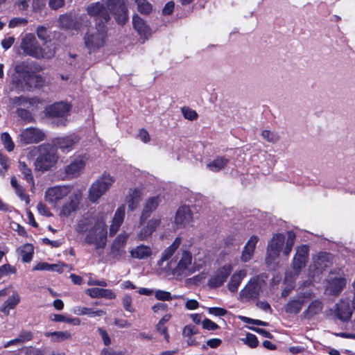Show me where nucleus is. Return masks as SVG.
Instances as JSON below:
<instances>
[{
    "label": "nucleus",
    "instance_id": "9",
    "mask_svg": "<svg viewBox=\"0 0 355 355\" xmlns=\"http://www.w3.org/2000/svg\"><path fill=\"white\" fill-rule=\"evenodd\" d=\"M105 216L104 213L101 212L97 214L87 213L77 220L75 230L79 234L87 233L97 222H100Z\"/></svg>",
    "mask_w": 355,
    "mask_h": 355
},
{
    "label": "nucleus",
    "instance_id": "45",
    "mask_svg": "<svg viewBox=\"0 0 355 355\" xmlns=\"http://www.w3.org/2000/svg\"><path fill=\"white\" fill-rule=\"evenodd\" d=\"M33 270H47V271H58L62 272V268L58 264H49L45 262L38 263L34 268Z\"/></svg>",
    "mask_w": 355,
    "mask_h": 355
},
{
    "label": "nucleus",
    "instance_id": "63",
    "mask_svg": "<svg viewBox=\"0 0 355 355\" xmlns=\"http://www.w3.org/2000/svg\"><path fill=\"white\" fill-rule=\"evenodd\" d=\"M208 312L215 316H223L227 313V310L220 307H210L208 309Z\"/></svg>",
    "mask_w": 355,
    "mask_h": 355
},
{
    "label": "nucleus",
    "instance_id": "49",
    "mask_svg": "<svg viewBox=\"0 0 355 355\" xmlns=\"http://www.w3.org/2000/svg\"><path fill=\"white\" fill-rule=\"evenodd\" d=\"M76 209V203L71 200L69 202L64 204L60 209V216L62 217H68L71 213L75 211Z\"/></svg>",
    "mask_w": 355,
    "mask_h": 355
},
{
    "label": "nucleus",
    "instance_id": "43",
    "mask_svg": "<svg viewBox=\"0 0 355 355\" xmlns=\"http://www.w3.org/2000/svg\"><path fill=\"white\" fill-rule=\"evenodd\" d=\"M295 276V275H294V273L293 274L292 272L291 274H286L285 280L284 283L285 287L282 292V295L283 297L288 296L291 291L294 288L293 279Z\"/></svg>",
    "mask_w": 355,
    "mask_h": 355
},
{
    "label": "nucleus",
    "instance_id": "48",
    "mask_svg": "<svg viewBox=\"0 0 355 355\" xmlns=\"http://www.w3.org/2000/svg\"><path fill=\"white\" fill-rule=\"evenodd\" d=\"M10 166V159L0 152V175L4 177Z\"/></svg>",
    "mask_w": 355,
    "mask_h": 355
},
{
    "label": "nucleus",
    "instance_id": "32",
    "mask_svg": "<svg viewBox=\"0 0 355 355\" xmlns=\"http://www.w3.org/2000/svg\"><path fill=\"white\" fill-rule=\"evenodd\" d=\"M85 293L92 298L103 297L107 300H114L116 297V294L111 289L89 288L86 289Z\"/></svg>",
    "mask_w": 355,
    "mask_h": 355
},
{
    "label": "nucleus",
    "instance_id": "40",
    "mask_svg": "<svg viewBox=\"0 0 355 355\" xmlns=\"http://www.w3.org/2000/svg\"><path fill=\"white\" fill-rule=\"evenodd\" d=\"M60 25L66 28H78V25L75 22L73 16L71 14L62 15L59 17Z\"/></svg>",
    "mask_w": 355,
    "mask_h": 355
},
{
    "label": "nucleus",
    "instance_id": "28",
    "mask_svg": "<svg viewBox=\"0 0 355 355\" xmlns=\"http://www.w3.org/2000/svg\"><path fill=\"white\" fill-rule=\"evenodd\" d=\"M78 141L76 136H67L56 138L53 141L54 145L60 148L62 153H67L72 150L75 144Z\"/></svg>",
    "mask_w": 355,
    "mask_h": 355
},
{
    "label": "nucleus",
    "instance_id": "3",
    "mask_svg": "<svg viewBox=\"0 0 355 355\" xmlns=\"http://www.w3.org/2000/svg\"><path fill=\"white\" fill-rule=\"evenodd\" d=\"M173 264L171 267L172 272L178 277H186L196 272L199 268L193 262V257L191 252L186 249H180L175 256Z\"/></svg>",
    "mask_w": 355,
    "mask_h": 355
},
{
    "label": "nucleus",
    "instance_id": "26",
    "mask_svg": "<svg viewBox=\"0 0 355 355\" xmlns=\"http://www.w3.org/2000/svg\"><path fill=\"white\" fill-rule=\"evenodd\" d=\"M132 24L135 30L140 36V39L143 40V42L147 40L150 35L151 31L150 27L137 14L134 15L132 17Z\"/></svg>",
    "mask_w": 355,
    "mask_h": 355
},
{
    "label": "nucleus",
    "instance_id": "59",
    "mask_svg": "<svg viewBox=\"0 0 355 355\" xmlns=\"http://www.w3.org/2000/svg\"><path fill=\"white\" fill-rule=\"evenodd\" d=\"M100 355H127L124 351H116L111 347H104L101 351Z\"/></svg>",
    "mask_w": 355,
    "mask_h": 355
},
{
    "label": "nucleus",
    "instance_id": "54",
    "mask_svg": "<svg viewBox=\"0 0 355 355\" xmlns=\"http://www.w3.org/2000/svg\"><path fill=\"white\" fill-rule=\"evenodd\" d=\"M322 310V303L318 300H315L312 302L308 309L307 312L311 315L317 314Z\"/></svg>",
    "mask_w": 355,
    "mask_h": 355
},
{
    "label": "nucleus",
    "instance_id": "12",
    "mask_svg": "<svg viewBox=\"0 0 355 355\" xmlns=\"http://www.w3.org/2000/svg\"><path fill=\"white\" fill-rule=\"evenodd\" d=\"M71 189L69 186H57L49 188L45 191V200L52 205H57L61 200L68 196Z\"/></svg>",
    "mask_w": 355,
    "mask_h": 355
},
{
    "label": "nucleus",
    "instance_id": "14",
    "mask_svg": "<svg viewBox=\"0 0 355 355\" xmlns=\"http://www.w3.org/2000/svg\"><path fill=\"white\" fill-rule=\"evenodd\" d=\"M347 283L345 277L342 276H335L331 272L327 279L325 291L330 295H338L343 290Z\"/></svg>",
    "mask_w": 355,
    "mask_h": 355
},
{
    "label": "nucleus",
    "instance_id": "29",
    "mask_svg": "<svg viewBox=\"0 0 355 355\" xmlns=\"http://www.w3.org/2000/svg\"><path fill=\"white\" fill-rule=\"evenodd\" d=\"M258 241L257 236L253 235L250 237L241 253V259L243 262H248L252 259Z\"/></svg>",
    "mask_w": 355,
    "mask_h": 355
},
{
    "label": "nucleus",
    "instance_id": "46",
    "mask_svg": "<svg viewBox=\"0 0 355 355\" xmlns=\"http://www.w3.org/2000/svg\"><path fill=\"white\" fill-rule=\"evenodd\" d=\"M137 6L138 11L143 15H149L152 10V5L147 0H134Z\"/></svg>",
    "mask_w": 355,
    "mask_h": 355
},
{
    "label": "nucleus",
    "instance_id": "56",
    "mask_svg": "<svg viewBox=\"0 0 355 355\" xmlns=\"http://www.w3.org/2000/svg\"><path fill=\"white\" fill-rule=\"evenodd\" d=\"M242 340L250 347H256L258 345V340L255 335L252 334H247L245 338Z\"/></svg>",
    "mask_w": 355,
    "mask_h": 355
},
{
    "label": "nucleus",
    "instance_id": "30",
    "mask_svg": "<svg viewBox=\"0 0 355 355\" xmlns=\"http://www.w3.org/2000/svg\"><path fill=\"white\" fill-rule=\"evenodd\" d=\"M125 214V205H121L116 210L110 227V234L114 235L119 230L123 222Z\"/></svg>",
    "mask_w": 355,
    "mask_h": 355
},
{
    "label": "nucleus",
    "instance_id": "10",
    "mask_svg": "<svg viewBox=\"0 0 355 355\" xmlns=\"http://www.w3.org/2000/svg\"><path fill=\"white\" fill-rule=\"evenodd\" d=\"M332 254L320 252L313 257V262L309 266V272L312 276L321 273L332 263Z\"/></svg>",
    "mask_w": 355,
    "mask_h": 355
},
{
    "label": "nucleus",
    "instance_id": "13",
    "mask_svg": "<svg viewBox=\"0 0 355 355\" xmlns=\"http://www.w3.org/2000/svg\"><path fill=\"white\" fill-rule=\"evenodd\" d=\"M20 47L26 55L37 58L40 45L33 34H26L21 40Z\"/></svg>",
    "mask_w": 355,
    "mask_h": 355
},
{
    "label": "nucleus",
    "instance_id": "4",
    "mask_svg": "<svg viewBox=\"0 0 355 355\" xmlns=\"http://www.w3.org/2000/svg\"><path fill=\"white\" fill-rule=\"evenodd\" d=\"M105 24L96 21V27L89 29L85 33V46L89 53L96 52L105 46L107 39V28Z\"/></svg>",
    "mask_w": 355,
    "mask_h": 355
},
{
    "label": "nucleus",
    "instance_id": "8",
    "mask_svg": "<svg viewBox=\"0 0 355 355\" xmlns=\"http://www.w3.org/2000/svg\"><path fill=\"white\" fill-rule=\"evenodd\" d=\"M266 283L259 277L252 278L240 292V297L243 301L257 298L262 292Z\"/></svg>",
    "mask_w": 355,
    "mask_h": 355
},
{
    "label": "nucleus",
    "instance_id": "23",
    "mask_svg": "<svg viewBox=\"0 0 355 355\" xmlns=\"http://www.w3.org/2000/svg\"><path fill=\"white\" fill-rule=\"evenodd\" d=\"M232 270L230 264H226L220 268L210 278L209 284L213 287L221 286L227 279Z\"/></svg>",
    "mask_w": 355,
    "mask_h": 355
},
{
    "label": "nucleus",
    "instance_id": "7",
    "mask_svg": "<svg viewBox=\"0 0 355 355\" xmlns=\"http://www.w3.org/2000/svg\"><path fill=\"white\" fill-rule=\"evenodd\" d=\"M40 154L35 161V168L39 171H48L57 162L58 157L55 148L50 145L40 147Z\"/></svg>",
    "mask_w": 355,
    "mask_h": 355
},
{
    "label": "nucleus",
    "instance_id": "60",
    "mask_svg": "<svg viewBox=\"0 0 355 355\" xmlns=\"http://www.w3.org/2000/svg\"><path fill=\"white\" fill-rule=\"evenodd\" d=\"M37 209L38 212L42 216L47 217L52 216V214L48 207L43 202H40L37 205Z\"/></svg>",
    "mask_w": 355,
    "mask_h": 355
},
{
    "label": "nucleus",
    "instance_id": "62",
    "mask_svg": "<svg viewBox=\"0 0 355 355\" xmlns=\"http://www.w3.org/2000/svg\"><path fill=\"white\" fill-rule=\"evenodd\" d=\"M98 331L99 335L105 346H109L111 344V339L107 333L106 330L103 328H98Z\"/></svg>",
    "mask_w": 355,
    "mask_h": 355
},
{
    "label": "nucleus",
    "instance_id": "2",
    "mask_svg": "<svg viewBox=\"0 0 355 355\" xmlns=\"http://www.w3.org/2000/svg\"><path fill=\"white\" fill-rule=\"evenodd\" d=\"M295 234L291 231L287 232L286 239L282 234H275L268 242L266 249L265 261L267 266L271 270H275L279 265L278 259L280 252L288 257L295 243Z\"/></svg>",
    "mask_w": 355,
    "mask_h": 355
},
{
    "label": "nucleus",
    "instance_id": "41",
    "mask_svg": "<svg viewBox=\"0 0 355 355\" xmlns=\"http://www.w3.org/2000/svg\"><path fill=\"white\" fill-rule=\"evenodd\" d=\"M24 82L27 89L32 88L33 87H39L43 85V80L42 77L35 74L28 73L24 77Z\"/></svg>",
    "mask_w": 355,
    "mask_h": 355
},
{
    "label": "nucleus",
    "instance_id": "47",
    "mask_svg": "<svg viewBox=\"0 0 355 355\" xmlns=\"http://www.w3.org/2000/svg\"><path fill=\"white\" fill-rule=\"evenodd\" d=\"M1 143L3 145L4 148L8 152H11L14 150L15 144L8 132H3L1 135Z\"/></svg>",
    "mask_w": 355,
    "mask_h": 355
},
{
    "label": "nucleus",
    "instance_id": "20",
    "mask_svg": "<svg viewBox=\"0 0 355 355\" xmlns=\"http://www.w3.org/2000/svg\"><path fill=\"white\" fill-rule=\"evenodd\" d=\"M175 223L178 227H187L193 223V214L187 206L180 207L175 217Z\"/></svg>",
    "mask_w": 355,
    "mask_h": 355
},
{
    "label": "nucleus",
    "instance_id": "24",
    "mask_svg": "<svg viewBox=\"0 0 355 355\" xmlns=\"http://www.w3.org/2000/svg\"><path fill=\"white\" fill-rule=\"evenodd\" d=\"M11 102L12 107H17V114L21 119H23L26 122L32 121L33 116L31 115V113L25 109L18 107L21 106H24L25 105L30 103L29 101L26 97H15L11 99Z\"/></svg>",
    "mask_w": 355,
    "mask_h": 355
},
{
    "label": "nucleus",
    "instance_id": "22",
    "mask_svg": "<svg viewBox=\"0 0 355 355\" xmlns=\"http://www.w3.org/2000/svg\"><path fill=\"white\" fill-rule=\"evenodd\" d=\"M87 159L85 157L75 158L69 164L65 166V175L69 178H76L83 172Z\"/></svg>",
    "mask_w": 355,
    "mask_h": 355
},
{
    "label": "nucleus",
    "instance_id": "53",
    "mask_svg": "<svg viewBox=\"0 0 355 355\" xmlns=\"http://www.w3.org/2000/svg\"><path fill=\"white\" fill-rule=\"evenodd\" d=\"M132 297L130 295H125L122 298V304L126 311L135 312V309L132 306Z\"/></svg>",
    "mask_w": 355,
    "mask_h": 355
},
{
    "label": "nucleus",
    "instance_id": "64",
    "mask_svg": "<svg viewBox=\"0 0 355 355\" xmlns=\"http://www.w3.org/2000/svg\"><path fill=\"white\" fill-rule=\"evenodd\" d=\"M222 343L220 338H211L206 342V345L202 346L203 349H207L208 347L211 348L218 347Z\"/></svg>",
    "mask_w": 355,
    "mask_h": 355
},
{
    "label": "nucleus",
    "instance_id": "16",
    "mask_svg": "<svg viewBox=\"0 0 355 355\" xmlns=\"http://www.w3.org/2000/svg\"><path fill=\"white\" fill-rule=\"evenodd\" d=\"M19 138L25 144H37L44 139V133L39 128H28L21 131Z\"/></svg>",
    "mask_w": 355,
    "mask_h": 355
},
{
    "label": "nucleus",
    "instance_id": "57",
    "mask_svg": "<svg viewBox=\"0 0 355 355\" xmlns=\"http://www.w3.org/2000/svg\"><path fill=\"white\" fill-rule=\"evenodd\" d=\"M198 333V328L192 324L186 325L182 331L184 337H191Z\"/></svg>",
    "mask_w": 355,
    "mask_h": 355
},
{
    "label": "nucleus",
    "instance_id": "58",
    "mask_svg": "<svg viewBox=\"0 0 355 355\" xmlns=\"http://www.w3.org/2000/svg\"><path fill=\"white\" fill-rule=\"evenodd\" d=\"M182 112L185 119L191 121L196 119L198 117L196 112L193 110L189 109V107H183L182 109Z\"/></svg>",
    "mask_w": 355,
    "mask_h": 355
},
{
    "label": "nucleus",
    "instance_id": "5",
    "mask_svg": "<svg viewBox=\"0 0 355 355\" xmlns=\"http://www.w3.org/2000/svg\"><path fill=\"white\" fill-rule=\"evenodd\" d=\"M115 182L114 176L104 172L91 185L89 189V199L92 202H96L105 195L112 187Z\"/></svg>",
    "mask_w": 355,
    "mask_h": 355
},
{
    "label": "nucleus",
    "instance_id": "55",
    "mask_svg": "<svg viewBox=\"0 0 355 355\" xmlns=\"http://www.w3.org/2000/svg\"><path fill=\"white\" fill-rule=\"evenodd\" d=\"M16 272V269L15 267L10 266V264H4L0 266V279L3 277L8 276L10 274H14Z\"/></svg>",
    "mask_w": 355,
    "mask_h": 355
},
{
    "label": "nucleus",
    "instance_id": "42",
    "mask_svg": "<svg viewBox=\"0 0 355 355\" xmlns=\"http://www.w3.org/2000/svg\"><path fill=\"white\" fill-rule=\"evenodd\" d=\"M44 336L50 338L53 342H61L71 338V334L69 331L46 332Z\"/></svg>",
    "mask_w": 355,
    "mask_h": 355
},
{
    "label": "nucleus",
    "instance_id": "25",
    "mask_svg": "<svg viewBox=\"0 0 355 355\" xmlns=\"http://www.w3.org/2000/svg\"><path fill=\"white\" fill-rule=\"evenodd\" d=\"M312 297V293L309 290H306L300 293L297 299L290 301L286 305V311L289 313H298L306 301Z\"/></svg>",
    "mask_w": 355,
    "mask_h": 355
},
{
    "label": "nucleus",
    "instance_id": "18",
    "mask_svg": "<svg viewBox=\"0 0 355 355\" xmlns=\"http://www.w3.org/2000/svg\"><path fill=\"white\" fill-rule=\"evenodd\" d=\"M350 302L349 298H343L336 305L335 315L343 322L349 321L352 316L354 310Z\"/></svg>",
    "mask_w": 355,
    "mask_h": 355
},
{
    "label": "nucleus",
    "instance_id": "35",
    "mask_svg": "<svg viewBox=\"0 0 355 355\" xmlns=\"http://www.w3.org/2000/svg\"><path fill=\"white\" fill-rule=\"evenodd\" d=\"M72 312L77 315H88L92 318L101 317L106 313L103 309H94L81 306L73 307Z\"/></svg>",
    "mask_w": 355,
    "mask_h": 355
},
{
    "label": "nucleus",
    "instance_id": "36",
    "mask_svg": "<svg viewBox=\"0 0 355 355\" xmlns=\"http://www.w3.org/2000/svg\"><path fill=\"white\" fill-rule=\"evenodd\" d=\"M56 46L55 43L51 40L43 42V46L40 48L37 58L50 59L54 56Z\"/></svg>",
    "mask_w": 355,
    "mask_h": 355
},
{
    "label": "nucleus",
    "instance_id": "34",
    "mask_svg": "<svg viewBox=\"0 0 355 355\" xmlns=\"http://www.w3.org/2000/svg\"><path fill=\"white\" fill-rule=\"evenodd\" d=\"M130 254L132 259H146L151 257L153 251L150 246L140 244L130 250Z\"/></svg>",
    "mask_w": 355,
    "mask_h": 355
},
{
    "label": "nucleus",
    "instance_id": "52",
    "mask_svg": "<svg viewBox=\"0 0 355 355\" xmlns=\"http://www.w3.org/2000/svg\"><path fill=\"white\" fill-rule=\"evenodd\" d=\"M36 34L38 38L43 42L51 40L49 39V31L48 28L44 26H39L37 28Z\"/></svg>",
    "mask_w": 355,
    "mask_h": 355
},
{
    "label": "nucleus",
    "instance_id": "37",
    "mask_svg": "<svg viewBox=\"0 0 355 355\" xmlns=\"http://www.w3.org/2000/svg\"><path fill=\"white\" fill-rule=\"evenodd\" d=\"M246 275L247 272L245 270H241L239 271L235 272L231 277L230 280L227 284L228 289L233 293L237 291L242 280L245 277Z\"/></svg>",
    "mask_w": 355,
    "mask_h": 355
},
{
    "label": "nucleus",
    "instance_id": "1",
    "mask_svg": "<svg viewBox=\"0 0 355 355\" xmlns=\"http://www.w3.org/2000/svg\"><path fill=\"white\" fill-rule=\"evenodd\" d=\"M89 15L102 24L107 23L113 15L119 25L125 24L128 19V10L124 0H106L105 6L101 2L90 3L87 8Z\"/></svg>",
    "mask_w": 355,
    "mask_h": 355
},
{
    "label": "nucleus",
    "instance_id": "31",
    "mask_svg": "<svg viewBox=\"0 0 355 355\" xmlns=\"http://www.w3.org/2000/svg\"><path fill=\"white\" fill-rule=\"evenodd\" d=\"M8 298L2 304L0 311L5 315H8L10 311L15 309L20 302V297L16 291L10 289Z\"/></svg>",
    "mask_w": 355,
    "mask_h": 355
},
{
    "label": "nucleus",
    "instance_id": "15",
    "mask_svg": "<svg viewBox=\"0 0 355 355\" xmlns=\"http://www.w3.org/2000/svg\"><path fill=\"white\" fill-rule=\"evenodd\" d=\"M309 248L306 245H302L297 248L292 266L294 275H298L302 268L305 266L309 256Z\"/></svg>",
    "mask_w": 355,
    "mask_h": 355
},
{
    "label": "nucleus",
    "instance_id": "6",
    "mask_svg": "<svg viewBox=\"0 0 355 355\" xmlns=\"http://www.w3.org/2000/svg\"><path fill=\"white\" fill-rule=\"evenodd\" d=\"M106 216L87 233L85 241L89 245H93L96 250L103 249L107 243Z\"/></svg>",
    "mask_w": 355,
    "mask_h": 355
},
{
    "label": "nucleus",
    "instance_id": "50",
    "mask_svg": "<svg viewBox=\"0 0 355 355\" xmlns=\"http://www.w3.org/2000/svg\"><path fill=\"white\" fill-rule=\"evenodd\" d=\"M261 137L266 141L270 142V143H276L280 139L279 135L277 132H272L268 130H263L261 132Z\"/></svg>",
    "mask_w": 355,
    "mask_h": 355
},
{
    "label": "nucleus",
    "instance_id": "11",
    "mask_svg": "<svg viewBox=\"0 0 355 355\" xmlns=\"http://www.w3.org/2000/svg\"><path fill=\"white\" fill-rule=\"evenodd\" d=\"M71 105L65 102H58L46 108L47 114L53 118L59 119L58 125H64L66 123V116L69 113Z\"/></svg>",
    "mask_w": 355,
    "mask_h": 355
},
{
    "label": "nucleus",
    "instance_id": "19",
    "mask_svg": "<svg viewBox=\"0 0 355 355\" xmlns=\"http://www.w3.org/2000/svg\"><path fill=\"white\" fill-rule=\"evenodd\" d=\"M161 218L159 217L154 216L148 220L146 224L141 227L137 234V239L139 241H144L148 240L153 233L160 225Z\"/></svg>",
    "mask_w": 355,
    "mask_h": 355
},
{
    "label": "nucleus",
    "instance_id": "21",
    "mask_svg": "<svg viewBox=\"0 0 355 355\" xmlns=\"http://www.w3.org/2000/svg\"><path fill=\"white\" fill-rule=\"evenodd\" d=\"M162 202V197L159 196H153L148 198L141 211L139 216V224L143 225L151 213L156 210L159 205Z\"/></svg>",
    "mask_w": 355,
    "mask_h": 355
},
{
    "label": "nucleus",
    "instance_id": "17",
    "mask_svg": "<svg viewBox=\"0 0 355 355\" xmlns=\"http://www.w3.org/2000/svg\"><path fill=\"white\" fill-rule=\"evenodd\" d=\"M128 237L129 234L123 232L119 234L114 240L110 253L114 259L120 260L125 257V245Z\"/></svg>",
    "mask_w": 355,
    "mask_h": 355
},
{
    "label": "nucleus",
    "instance_id": "27",
    "mask_svg": "<svg viewBox=\"0 0 355 355\" xmlns=\"http://www.w3.org/2000/svg\"><path fill=\"white\" fill-rule=\"evenodd\" d=\"M181 243V239L180 237H176L173 242L167 248H166L161 256L159 262L162 264L163 262L166 261H170L168 264L170 267H172V265L175 261V256L177 253V250L179 248Z\"/></svg>",
    "mask_w": 355,
    "mask_h": 355
},
{
    "label": "nucleus",
    "instance_id": "38",
    "mask_svg": "<svg viewBox=\"0 0 355 355\" xmlns=\"http://www.w3.org/2000/svg\"><path fill=\"white\" fill-rule=\"evenodd\" d=\"M228 159L224 157H217L207 164V168L212 172H218L228 163Z\"/></svg>",
    "mask_w": 355,
    "mask_h": 355
},
{
    "label": "nucleus",
    "instance_id": "33",
    "mask_svg": "<svg viewBox=\"0 0 355 355\" xmlns=\"http://www.w3.org/2000/svg\"><path fill=\"white\" fill-rule=\"evenodd\" d=\"M142 191L139 189H130L125 198V201L130 211L135 210L141 201Z\"/></svg>",
    "mask_w": 355,
    "mask_h": 355
},
{
    "label": "nucleus",
    "instance_id": "51",
    "mask_svg": "<svg viewBox=\"0 0 355 355\" xmlns=\"http://www.w3.org/2000/svg\"><path fill=\"white\" fill-rule=\"evenodd\" d=\"M155 297H156L157 300H161V301H170L173 299L182 297V296H177V295L172 296L169 292H167L165 291H162V290L155 291Z\"/></svg>",
    "mask_w": 355,
    "mask_h": 355
},
{
    "label": "nucleus",
    "instance_id": "44",
    "mask_svg": "<svg viewBox=\"0 0 355 355\" xmlns=\"http://www.w3.org/2000/svg\"><path fill=\"white\" fill-rule=\"evenodd\" d=\"M19 169L24 175V178L31 184L34 186V180L31 168L22 162H19Z\"/></svg>",
    "mask_w": 355,
    "mask_h": 355
},
{
    "label": "nucleus",
    "instance_id": "61",
    "mask_svg": "<svg viewBox=\"0 0 355 355\" xmlns=\"http://www.w3.org/2000/svg\"><path fill=\"white\" fill-rule=\"evenodd\" d=\"M17 338L21 345L27 341L31 340L33 338V335L32 333L29 331H22Z\"/></svg>",
    "mask_w": 355,
    "mask_h": 355
},
{
    "label": "nucleus",
    "instance_id": "39",
    "mask_svg": "<svg viewBox=\"0 0 355 355\" xmlns=\"http://www.w3.org/2000/svg\"><path fill=\"white\" fill-rule=\"evenodd\" d=\"M17 251L24 262L28 263L31 261L34 251L33 246L31 244H24Z\"/></svg>",
    "mask_w": 355,
    "mask_h": 355
}]
</instances>
